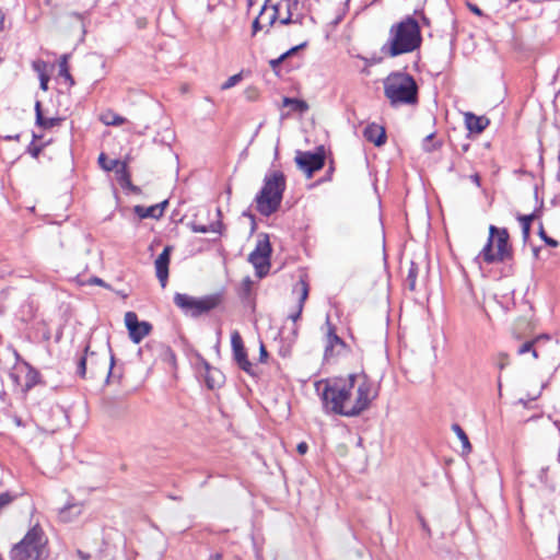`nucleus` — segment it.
<instances>
[{"instance_id": "f257e3e1", "label": "nucleus", "mask_w": 560, "mask_h": 560, "mask_svg": "<svg viewBox=\"0 0 560 560\" xmlns=\"http://www.w3.org/2000/svg\"><path fill=\"white\" fill-rule=\"evenodd\" d=\"M323 409L327 415L358 417L378 397V385L365 373L320 380L316 384Z\"/></svg>"}, {"instance_id": "f03ea898", "label": "nucleus", "mask_w": 560, "mask_h": 560, "mask_svg": "<svg viewBox=\"0 0 560 560\" xmlns=\"http://www.w3.org/2000/svg\"><path fill=\"white\" fill-rule=\"evenodd\" d=\"M421 32L418 22L407 16L389 30L387 43L382 47V51L390 57L408 54L421 45Z\"/></svg>"}, {"instance_id": "7ed1b4c3", "label": "nucleus", "mask_w": 560, "mask_h": 560, "mask_svg": "<svg viewBox=\"0 0 560 560\" xmlns=\"http://www.w3.org/2000/svg\"><path fill=\"white\" fill-rule=\"evenodd\" d=\"M285 187V176L281 171L266 174L264 185L255 198L257 211L264 217L277 212L281 206Z\"/></svg>"}, {"instance_id": "20e7f679", "label": "nucleus", "mask_w": 560, "mask_h": 560, "mask_svg": "<svg viewBox=\"0 0 560 560\" xmlns=\"http://www.w3.org/2000/svg\"><path fill=\"white\" fill-rule=\"evenodd\" d=\"M384 94L390 105H415L418 103V85L407 72H392L384 80Z\"/></svg>"}, {"instance_id": "39448f33", "label": "nucleus", "mask_w": 560, "mask_h": 560, "mask_svg": "<svg viewBox=\"0 0 560 560\" xmlns=\"http://www.w3.org/2000/svg\"><path fill=\"white\" fill-rule=\"evenodd\" d=\"M509 240L510 235L506 229L490 225L489 237L477 258L488 265L504 262L512 257Z\"/></svg>"}, {"instance_id": "423d86ee", "label": "nucleus", "mask_w": 560, "mask_h": 560, "mask_svg": "<svg viewBox=\"0 0 560 560\" xmlns=\"http://www.w3.org/2000/svg\"><path fill=\"white\" fill-rule=\"evenodd\" d=\"M47 539L39 525L33 526L11 549L12 560H42L45 553Z\"/></svg>"}, {"instance_id": "0eeeda50", "label": "nucleus", "mask_w": 560, "mask_h": 560, "mask_svg": "<svg viewBox=\"0 0 560 560\" xmlns=\"http://www.w3.org/2000/svg\"><path fill=\"white\" fill-rule=\"evenodd\" d=\"M221 302L219 294H212L196 299L186 293H175L174 304L186 315L198 317L215 308Z\"/></svg>"}, {"instance_id": "6e6552de", "label": "nucleus", "mask_w": 560, "mask_h": 560, "mask_svg": "<svg viewBox=\"0 0 560 560\" xmlns=\"http://www.w3.org/2000/svg\"><path fill=\"white\" fill-rule=\"evenodd\" d=\"M325 148L324 145H319L315 152H303L298 151L295 156V162L301 171H303L307 177H312V175L323 168L325 164Z\"/></svg>"}, {"instance_id": "1a4fd4ad", "label": "nucleus", "mask_w": 560, "mask_h": 560, "mask_svg": "<svg viewBox=\"0 0 560 560\" xmlns=\"http://www.w3.org/2000/svg\"><path fill=\"white\" fill-rule=\"evenodd\" d=\"M271 246L269 240H258L255 249L249 254L248 261L254 266L256 276L265 277L270 268Z\"/></svg>"}, {"instance_id": "9d476101", "label": "nucleus", "mask_w": 560, "mask_h": 560, "mask_svg": "<svg viewBox=\"0 0 560 560\" xmlns=\"http://www.w3.org/2000/svg\"><path fill=\"white\" fill-rule=\"evenodd\" d=\"M296 5V2H292L291 0H266L258 18L262 21V23L267 27V32L269 28L277 22V20L281 16V10H289V7Z\"/></svg>"}, {"instance_id": "9b49d317", "label": "nucleus", "mask_w": 560, "mask_h": 560, "mask_svg": "<svg viewBox=\"0 0 560 560\" xmlns=\"http://www.w3.org/2000/svg\"><path fill=\"white\" fill-rule=\"evenodd\" d=\"M326 339L324 358L326 361L339 355L346 349V342L336 334V328L331 324L329 317L326 318Z\"/></svg>"}, {"instance_id": "f8f14e48", "label": "nucleus", "mask_w": 560, "mask_h": 560, "mask_svg": "<svg viewBox=\"0 0 560 560\" xmlns=\"http://www.w3.org/2000/svg\"><path fill=\"white\" fill-rule=\"evenodd\" d=\"M125 324L129 331V337L135 343L141 342L152 329V325L149 322H139L135 312H127L125 314Z\"/></svg>"}, {"instance_id": "ddd939ff", "label": "nucleus", "mask_w": 560, "mask_h": 560, "mask_svg": "<svg viewBox=\"0 0 560 560\" xmlns=\"http://www.w3.org/2000/svg\"><path fill=\"white\" fill-rule=\"evenodd\" d=\"M231 346L233 359L237 366L247 374L253 375V364L247 358V352L244 347L243 339L237 330H234L231 335Z\"/></svg>"}, {"instance_id": "4468645a", "label": "nucleus", "mask_w": 560, "mask_h": 560, "mask_svg": "<svg viewBox=\"0 0 560 560\" xmlns=\"http://www.w3.org/2000/svg\"><path fill=\"white\" fill-rule=\"evenodd\" d=\"M173 247L167 245L164 247L162 253L158 256V258L154 261L155 267V275L159 279L161 287L165 288L168 280V266L171 261V254H172Z\"/></svg>"}, {"instance_id": "2eb2a0df", "label": "nucleus", "mask_w": 560, "mask_h": 560, "mask_svg": "<svg viewBox=\"0 0 560 560\" xmlns=\"http://www.w3.org/2000/svg\"><path fill=\"white\" fill-rule=\"evenodd\" d=\"M464 122L470 133L479 135L490 125V119L485 115L477 116L467 112L464 114Z\"/></svg>"}, {"instance_id": "dca6fc26", "label": "nucleus", "mask_w": 560, "mask_h": 560, "mask_svg": "<svg viewBox=\"0 0 560 560\" xmlns=\"http://www.w3.org/2000/svg\"><path fill=\"white\" fill-rule=\"evenodd\" d=\"M117 180L124 189H128L135 194L140 192V188L131 183L130 174L127 170V163L121 162L116 168Z\"/></svg>"}, {"instance_id": "f3484780", "label": "nucleus", "mask_w": 560, "mask_h": 560, "mask_svg": "<svg viewBox=\"0 0 560 560\" xmlns=\"http://www.w3.org/2000/svg\"><path fill=\"white\" fill-rule=\"evenodd\" d=\"M298 285H300V288H301V295H300V299H299L296 311L289 315V318L293 323H296V320L301 317L302 312H303V307H304V303H305V301H306V299L308 296V283L306 282V280L301 278L299 283H298Z\"/></svg>"}, {"instance_id": "a211bd4d", "label": "nucleus", "mask_w": 560, "mask_h": 560, "mask_svg": "<svg viewBox=\"0 0 560 560\" xmlns=\"http://www.w3.org/2000/svg\"><path fill=\"white\" fill-rule=\"evenodd\" d=\"M82 513L81 503H68L59 511L60 521L68 523L78 517Z\"/></svg>"}, {"instance_id": "6ab92c4d", "label": "nucleus", "mask_w": 560, "mask_h": 560, "mask_svg": "<svg viewBox=\"0 0 560 560\" xmlns=\"http://www.w3.org/2000/svg\"><path fill=\"white\" fill-rule=\"evenodd\" d=\"M365 140H386L385 128L378 124H370L363 130Z\"/></svg>"}, {"instance_id": "aec40b11", "label": "nucleus", "mask_w": 560, "mask_h": 560, "mask_svg": "<svg viewBox=\"0 0 560 560\" xmlns=\"http://www.w3.org/2000/svg\"><path fill=\"white\" fill-rule=\"evenodd\" d=\"M206 366H207L206 384H207L208 388L213 389L215 387L221 386V384L223 383V378H224L223 374L217 369H211L208 364Z\"/></svg>"}, {"instance_id": "412c9836", "label": "nucleus", "mask_w": 560, "mask_h": 560, "mask_svg": "<svg viewBox=\"0 0 560 560\" xmlns=\"http://www.w3.org/2000/svg\"><path fill=\"white\" fill-rule=\"evenodd\" d=\"M550 337L548 335H539L526 342H524L520 348L517 349V354L522 355L527 352L532 351L533 347H540L542 342L549 341Z\"/></svg>"}, {"instance_id": "4be33fe9", "label": "nucleus", "mask_w": 560, "mask_h": 560, "mask_svg": "<svg viewBox=\"0 0 560 560\" xmlns=\"http://www.w3.org/2000/svg\"><path fill=\"white\" fill-rule=\"evenodd\" d=\"M133 212L140 218H152V219H160V209L155 205L150 207H143V206H135Z\"/></svg>"}, {"instance_id": "5701e85b", "label": "nucleus", "mask_w": 560, "mask_h": 560, "mask_svg": "<svg viewBox=\"0 0 560 560\" xmlns=\"http://www.w3.org/2000/svg\"><path fill=\"white\" fill-rule=\"evenodd\" d=\"M89 350H90V347L86 346L84 349V354L81 355L77 362V374L82 378H85V376H86L88 355H90L91 364H93V358L95 357V353L94 352L90 353Z\"/></svg>"}, {"instance_id": "b1692460", "label": "nucleus", "mask_w": 560, "mask_h": 560, "mask_svg": "<svg viewBox=\"0 0 560 560\" xmlns=\"http://www.w3.org/2000/svg\"><path fill=\"white\" fill-rule=\"evenodd\" d=\"M27 372L25 374V390H30L32 387L40 382L39 372L28 363H24Z\"/></svg>"}, {"instance_id": "393cba45", "label": "nucleus", "mask_w": 560, "mask_h": 560, "mask_svg": "<svg viewBox=\"0 0 560 560\" xmlns=\"http://www.w3.org/2000/svg\"><path fill=\"white\" fill-rule=\"evenodd\" d=\"M101 120L107 126H119L126 121V118L113 110H105L101 114Z\"/></svg>"}, {"instance_id": "a878e982", "label": "nucleus", "mask_w": 560, "mask_h": 560, "mask_svg": "<svg viewBox=\"0 0 560 560\" xmlns=\"http://www.w3.org/2000/svg\"><path fill=\"white\" fill-rule=\"evenodd\" d=\"M222 228H223V224L221 221L213 222L209 225L197 224V223H194L191 225V230L195 233H209V232L221 233Z\"/></svg>"}, {"instance_id": "bb28decb", "label": "nucleus", "mask_w": 560, "mask_h": 560, "mask_svg": "<svg viewBox=\"0 0 560 560\" xmlns=\"http://www.w3.org/2000/svg\"><path fill=\"white\" fill-rule=\"evenodd\" d=\"M35 109H36V121L40 127L50 128L60 122L59 118H45L40 112V103L39 102H36Z\"/></svg>"}, {"instance_id": "cd10ccee", "label": "nucleus", "mask_w": 560, "mask_h": 560, "mask_svg": "<svg viewBox=\"0 0 560 560\" xmlns=\"http://www.w3.org/2000/svg\"><path fill=\"white\" fill-rule=\"evenodd\" d=\"M121 163L118 159H108L105 153H101L98 156V164L104 171H113Z\"/></svg>"}, {"instance_id": "c85d7f7f", "label": "nucleus", "mask_w": 560, "mask_h": 560, "mask_svg": "<svg viewBox=\"0 0 560 560\" xmlns=\"http://www.w3.org/2000/svg\"><path fill=\"white\" fill-rule=\"evenodd\" d=\"M418 271H419V268H418L417 264L411 261L409 270H408L407 279H406L407 285H408L410 291H415L416 290Z\"/></svg>"}, {"instance_id": "c756f323", "label": "nucleus", "mask_w": 560, "mask_h": 560, "mask_svg": "<svg viewBox=\"0 0 560 560\" xmlns=\"http://www.w3.org/2000/svg\"><path fill=\"white\" fill-rule=\"evenodd\" d=\"M534 217H535V214L532 213L528 215H521L518 218V220L521 222V226H522V235H523L524 241H527V238L529 237L530 224H532V221L534 220Z\"/></svg>"}, {"instance_id": "7c9ffc66", "label": "nucleus", "mask_w": 560, "mask_h": 560, "mask_svg": "<svg viewBox=\"0 0 560 560\" xmlns=\"http://www.w3.org/2000/svg\"><path fill=\"white\" fill-rule=\"evenodd\" d=\"M452 428L453 431L456 433L457 438L460 440L463 450L469 452L471 450V445L465 431L462 429L459 424H453Z\"/></svg>"}, {"instance_id": "2f4dec72", "label": "nucleus", "mask_w": 560, "mask_h": 560, "mask_svg": "<svg viewBox=\"0 0 560 560\" xmlns=\"http://www.w3.org/2000/svg\"><path fill=\"white\" fill-rule=\"evenodd\" d=\"M59 75L68 80L71 85L74 83L71 74L69 73L67 55H63L59 62Z\"/></svg>"}, {"instance_id": "473e14b6", "label": "nucleus", "mask_w": 560, "mask_h": 560, "mask_svg": "<svg viewBox=\"0 0 560 560\" xmlns=\"http://www.w3.org/2000/svg\"><path fill=\"white\" fill-rule=\"evenodd\" d=\"M283 103H284V106H290L293 110H296L300 113H302L308 108L306 103H304L303 101L284 98Z\"/></svg>"}, {"instance_id": "72a5a7b5", "label": "nucleus", "mask_w": 560, "mask_h": 560, "mask_svg": "<svg viewBox=\"0 0 560 560\" xmlns=\"http://www.w3.org/2000/svg\"><path fill=\"white\" fill-rule=\"evenodd\" d=\"M15 499H16V495L11 493L10 491L0 493V513L7 506H9Z\"/></svg>"}, {"instance_id": "f704fd0d", "label": "nucleus", "mask_w": 560, "mask_h": 560, "mask_svg": "<svg viewBox=\"0 0 560 560\" xmlns=\"http://www.w3.org/2000/svg\"><path fill=\"white\" fill-rule=\"evenodd\" d=\"M299 49V47H293L291 49H289L288 51H285L284 54H282L279 58L277 59H272L269 61L270 63V67L276 70L279 65L290 55H292L293 52H295L296 50Z\"/></svg>"}, {"instance_id": "c9c22d12", "label": "nucleus", "mask_w": 560, "mask_h": 560, "mask_svg": "<svg viewBox=\"0 0 560 560\" xmlns=\"http://www.w3.org/2000/svg\"><path fill=\"white\" fill-rule=\"evenodd\" d=\"M242 80V73H236L232 77H230L222 85H221V90H229L233 86H235L236 84H238Z\"/></svg>"}, {"instance_id": "e433bc0d", "label": "nucleus", "mask_w": 560, "mask_h": 560, "mask_svg": "<svg viewBox=\"0 0 560 560\" xmlns=\"http://www.w3.org/2000/svg\"><path fill=\"white\" fill-rule=\"evenodd\" d=\"M164 360L172 366L176 364V355L170 347H163Z\"/></svg>"}, {"instance_id": "4c0bfd02", "label": "nucleus", "mask_w": 560, "mask_h": 560, "mask_svg": "<svg viewBox=\"0 0 560 560\" xmlns=\"http://www.w3.org/2000/svg\"><path fill=\"white\" fill-rule=\"evenodd\" d=\"M36 142H30V144L27 145L26 148V151L33 156V158H37L38 154L40 153L42 149L46 145V144H49L50 142H44L42 145H36L35 144Z\"/></svg>"}, {"instance_id": "58836bf2", "label": "nucleus", "mask_w": 560, "mask_h": 560, "mask_svg": "<svg viewBox=\"0 0 560 560\" xmlns=\"http://www.w3.org/2000/svg\"><path fill=\"white\" fill-rule=\"evenodd\" d=\"M539 236L541 237V240H542L547 245H549V246H551V247H558L559 242H558V241H556L555 238L549 237V236L546 234V232H545V230H544L542 224H540V228H539Z\"/></svg>"}, {"instance_id": "ea45409f", "label": "nucleus", "mask_w": 560, "mask_h": 560, "mask_svg": "<svg viewBox=\"0 0 560 560\" xmlns=\"http://www.w3.org/2000/svg\"><path fill=\"white\" fill-rule=\"evenodd\" d=\"M292 5L289 7V10H281V16L277 20L282 25H288L292 22V12H291Z\"/></svg>"}, {"instance_id": "a19ab883", "label": "nucleus", "mask_w": 560, "mask_h": 560, "mask_svg": "<svg viewBox=\"0 0 560 560\" xmlns=\"http://www.w3.org/2000/svg\"><path fill=\"white\" fill-rule=\"evenodd\" d=\"M509 365V355L504 352L498 355L497 366L500 371H502L505 366Z\"/></svg>"}, {"instance_id": "79ce46f5", "label": "nucleus", "mask_w": 560, "mask_h": 560, "mask_svg": "<svg viewBox=\"0 0 560 560\" xmlns=\"http://www.w3.org/2000/svg\"><path fill=\"white\" fill-rule=\"evenodd\" d=\"M264 27H266V25L262 23V21L257 16L254 22H253V25H252V35L255 36L257 34L258 31L262 30Z\"/></svg>"}, {"instance_id": "37998d69", "label": "nucleus", "mask_w": 560, "mask_h": 560, "mask_svg": "<svg viewBox=\"0 0 560 560\" xmlns=\"http://www.w3.org/2000/svg\"><path fill=\"white\" fill-rule=\"evenodd\" d=\"M244 94L246 96L247 100L249 101H254L256 100L257 95H258V91L256 88L254 86H250V88H247L245 91H244Z\"/></svg>"}, {"instance_id": "c03bdc74", "label": "nucleus", "mask_w": 560, "mask_h": 560, "mask_svg": "<svg viewBox=\"0 0 560 560\" xmlns=\"http://www.w3.org/2000/svg\"><path fill=\"white\" fill-rule=\"evenodd\" d=\"M308 445L306 442H300L296 446V451L299 454L304 455L307 453Z\"/></svg>"}, {"instance_id": "a18cd8bd", "label": "nucleus", "mask_w": 560, "mask_h": 560, "mask_svg": "<svg viewBox=\"0 0 560 560\" xmlns=\"http://www.w3.org/2000/svg\"><path fill=\"white\" fill-rule=\"evenodd\" d=\"M267 357H268V352H267L265 346L261 343L260 349H259V359L261 362H264Z\"/></svg>"}, {"instance_id": "49530a36", "label": "nucleus", "mask_w": 560, "mask_h": 560, "mask_svg": "<svg viewBox=\"0 0 560 560\" xmlns=\"http://www.w3.org/2000/svg\"><path fill=\"white\" fill-rule=\"evenodd\" d=\"M167 205H168V200H164V201L159 202V203L155 205L158 207V209H160V215L161 217L163 215L164 210H165Z\"/></svg>"}, {"instance_id": "de8ad7c7", "label": "nucleus", "mask_w": 560, "mask_h": 560, "mask_svg": "<svg viewBox=\"0 0 560 560\" xmlns=\"http://www.w3.org/2000/svg\"><path fill=\"white\" fill-rule=\"evenodd\" d=\"M418 518H419L422 529L425 530L430 535V528H429L425 520L421 515H419Z\"/></svg>"}, {"instance_id": "09e8293b", "label": "nucleus", "mask_w": 560, "mask_h": 560, "mask_svg": "<svg viewBox=\"0 0 560 560\" xmlns=\"http://www.w3.org/2000/svg\"><path fill=\"white\" fill-rule=\"evenodd\" d=\"M47 83H48V78L45 75V74H42L40 75V88L46 91L47 90Z\"/></svg>"}, {"instance_id": "8fccbe9b", "label": "nucleus", "mask_w": 560, "mask_h": 560, "mask_svg": "<svg viewBox=\"0 0 560 560\" xmlns=\"http://www.w3.org/2000/svg\"><path fill=\"white\" fill-rule=\"evenodd\" d=\"M114 364H115V358H114V355L112 354V355H110V364H109L108 372H107V381H108V380H109V377L112 376V370H113Z\"/></svg>"}, {"instance_id": "3c124183", "label": "nucleus", "mask_w": 560, "mask_h": 560, "mask_svg": "<svg viewBox=\"0 0 560 560\" xmlns=\"http://www.w3.org/2000/svg\"><path fill=\"white\" fill-rule=\"evenodd\" d=\"M77 555L79 556V558H80L81 560H88V559H90V555H89V553L83 552L82 550H78V551H77Z\"/></svg>"}, {"instance_id": "603ef678", "label": "nucleus", "mask_w": 560, "mask_h": 560, "mask_svg": "<svg viewBox=\"0 0 560 560\" xmlns=\"http://www.w3.org/2000/svg\"><path fill=\"white\" fill-rule=\"evenodd\" d=\"M223 557L219 552L211 553L208 560H222Z\"/></svg>"}, {"instance_id": "864d4df0", "label": "nucleus", "mask_w": 560, "mask_h": 560, "mask_svg": "<svg viewBox=\"0 0 560 560\" xmlns=\"http://www.w3.org/2000/svg\"><path fill=\"white\" fill-rule=\"evenodd\" d=\"M470 178L477 186H480V176L478 174L471 175Z\"/></svg>"}, {"instance_id": "5fc2aeb1", "label": "nucleus", "mask_w": 560, "mask_h": 560, "mask_svg": "<svg viewBox=\"0 0 560 560\" xmlns=\"http://www.w3.org/2000/svg\"><path fill=\"white\" fill-rule=\"evenodd\" d=\"M3 28H4V15L0 11V33L3 31Z\"/></svg>"}, {"instance_id": "6e6d98bb", "label": "nucleus", "mask_w": 560, "mask_h": 560, "mask_svg": "<svg viewBox=\"0 0 560 560\" xmlns=\"http://www.w3.org/2000/svg\"><path fill=\"white\" fill-rule=\"evenodd\" d=\"M538 348H539V347H533V348H532L530 353H532V355H533V358H534V359H538V358H539V355H538Z\"/></svg>"}, {"instance_id": "4d7b16f0", "label": "nucleus", "mask_w": 560, "mask_h": 560, "mask_svg": "<svg viewBox=\"0 0 560 560\" xmlns=\"http://www.w3.org/2000/svg\"><path fill=\"white\" fill-rule=\"evenodd\" d=\"M13 420H14V423H15L18 427H23V425H24V424H23V422H22V420H21V418L16 417V416L13 418Z\"/></svg>"}, {"instance_id": "13d9d810", "label": "nucleus", "mask_w": 560, "mask_h": 560, "mask_svg": "<svg viewBox=\"0 0 560 560\" xmlns=\"http://www.w3.org/2000/svg\"><path fill=\"white\" fill-rule=\"evenodd\" d=\"M93 282L98 284V285H104V281L102 279H100V278H94Z\"/></svg>"}, {"instance_id": "bf43d9fd", "label": "nucleus", "mask_w": 560, "mask_h": 560, "mask_svg": "<svg viewBox=\"0 0 560 560\" xmlns=\"http://www.w3.org/2000/svg\"><path fill=\"white\" fill-rule=\"evenodd\" d=\"M548 471V467H544L541 468V471H540V478H542V476H545Z\"/></svg>"}, {"instance_id": "052dcab7", "label": "nucleus", "mask_w": 560, "mask_h": 560, "mask_svg": "<svg viewBox=\"0 0 560 560\" xmlns=\"http://www.w3.org/2000/svg\"><path fill=\"white\" fill-rule=\"evenodd\" d=\"M433 137H434V135L430 133V135H427L423 140H425V141L433 140Z\"/></svg>"}, {"instance_id": "680f3d73", "label": "nucleus", "mask_w": 560, "mask_h": 560, "mask_svg": "<svg viewBox=\"0 0 560 560\" xmlns=\"http://www.w3.org/2000/svg\"><path fill=\"white\" fill-rule=\"evenodd\" d=\"M471 10L477 14H481V11L477 7H474Z\"/></svg>"}, {"instance_id": "e2e57ef3", "label": "nucleus", "mask_w": 560, "mask_h": 560, "mask_svg": "<svg viewBox=\"0 0 560 560\" xmlns=\"http://www.w3.org/2000/svg\"><path fill=\"white\" fill-rule=\"evenodd\" d=\"M468 149H469V144H468V143H466V144H464V145H463V151H464V152L468 151Z\"/></svg>"}, {"instance_id": "0e129e2a", "label": "nucleus", "mask_w": 560, "mask_h": 560, "mask_svg": "<svg viewBox=\"0 0 560 560\" xmlns=\"http://www.w3.org/2000/svg\"><path fill=\"white\" fill-rule=\"evenodd\" d=\"M436 143H439V144H440L441 142H435V143H433V144H432V148H428L427 150H433V149H436V145H435Z\"/></svg>"}, {"instance_id": "69168bd1", "label": "nucleus", "mask_w": 560, "mask_h": 560, "mask_svg": "<svg viewBox=\"0 0 560 560\" xmlns=\"http://www.w3.org/2000/svg\"><path fill=\"white\" fill-rule=\"evenodd\" d=\"M384 143H385V142H374V144H375L376 147H381V145H383Z\"/></svg>"}, {"instance_id": "338daca9", "label": "nucleus", "mask_w": 560, "mask_h": 560, "mask_svg": "<svg viewBox=\"0 0 560 560\" xmlns=\"http://www.w3.org/2000/svg\"><path fill=\"white\" fill-rule=\"evenodd\" d=\"M498 386H499V389H501V377L499 376V380H498Z\"/></svg>"}, {"instance_id": "774afa93", "label": "nucleus", "mask_w": 560, "mask_h": 560, "mask_svg": "<svg viewBox=\"0 0 560 560\" xmlns=\"http://www.w3.org/2000/svg\"><path fill=\"white\" fill-rule=\"evenodd\" d=\"M95 374H96V373L92 370V371H91V376H92V377H94V376H95Z\"/></svg>"}]
</instances>
